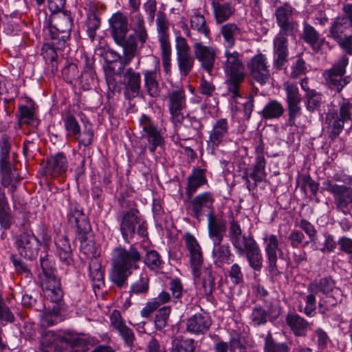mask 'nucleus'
<instances>
[{
	"mask_svg": "<svg viewBox=\"0 0 352 352\" xmlns=\"http://www.w3.org/2000/svg\"><path fill=\"white\" fill-rule=\"evenodd\" d=\"M141 260L142 254L134 245L129 248L116 247L112 252L110 280L119 288L126 286L129 277L139 268Z\"/></svg>",
	"mask_w": 352,
	"mask_h": 352,
	"instance_id": "obj_1",
	"label": "nucleus"
},
{
	"mask_svg": "<svg viewBox=\"0 0 352 352\" xmlns=\"http://www.w3.org/2000/svg\"><path fill=\"white\" fill-rule=\"evenodd\" d=\"M228 237L236 253L240 256H245L254 271L261 272L263 257L259 245L252 235L243 234L241 225L234 218L229 221Z\"/></svg>",
	"mask_w": 352,
	"mask_h": 352,
	"instance_id": "obj_2",
	"label": "nucleus"
},
{
	"mask_svg": "<svg viewBox=\"0 0 352 352\" xmlns=\"http://www.w3.org/2000/svg\"><path fill=\"white\" fill-rule=\"evenodd\" d=\"M109 22L114 41L123 49V56L118 55L120 64L127 66L136 56L139 47L134 36L131 34L127 36L129 30L128 18L118 12L111 16Z\"/></svg>",
	"mask_w": 352,
	"mask_h": 352,
	"instance_id": "obj_3",
	"label": "nucleus"
},
{
	"mask_svg": "<svg viewBox=\"0 0 352 352\" xmlns=\"http://www.w3.org/2000/svg\"><path fill=\"white\" fill-rule=\"evenodd\" d=\"M223 68L227 76L226 84L232 98L241 97L240 88L245 77L243 54L231 49H226Z\"/></svg>",
	"mask_w": 352,
	"mask_h": 352,
	"instance_id": "obj_4",
	"label": "nucleus"
},
{
	"mask_svg": "<svg viewBox=\"0 0 352 352\" xmlns=\"http://www.w3.org/2000/svg\"><path fill=\"white\" fill-rule=\"evenodd\" d=\"M119 230L123 240L129 243L135 233L142 237L147 236V223L135 207L122 210L118 217Z\"/></svg>",
	"mask_w": 352,
	"mask_h": 352,
	"instance_id": "obj_5",
	"label": "nucleus"
},
{
	"mask_svg": "<svg viewBox=\"0 0 352 352\" xmlns=\"http://www.w3.org/2000/svg\"><path fill=\"white\" fill-rule=\"evenodd\" d=\"M226 222L210 221L208 236L213 243L212 254L216 264H230L233 261V254L228 243L223 244L226 233Z\"/></svg>",
	"mask_w": 352,
	"mask_h": 352,
	"instance_id": "obj_6",
	"label": "nucleus"
},
{
	"mask_svg": "<svg viewBox=\"0 0 352 352\" xmlns=\"http://www.w3.org/2000/svg\"><path fill=\"white\" fill-rule=\"evenodd\" d=\"M349 59L346 55L341 56L329 69L323 72L322 76L327 87L337 94H341L343 89L350 82L351 77L346 76V67Z\"/></svg>",
	"mask_w": 352,
	"mask_h": 352,
	"instance_id": "obj_7",
	"label": "nucleus"
},
{
	"mask_svg": "<svg viewBox=\"0 0 352 352\" xmlns=\"http://www.w3.org/2000/svg\"><path fill=\"white\" fill-rule=\"evenodd\" d=\"M214 203L213 193L207 191L201 192L194 198H191L188 207L190 215L198 221L201 220L204 216H207L208 230H209L210 221L212 222L214 220L226 222L224 219L214 214Z\"/></svg>",
	"mask_w": 352,
	"mask_h": 352,
	"instance_id": "obj_8",
	"label": "nucleus"
},
{
	"mask_svg": "<svg viewBox=\"0 0 352 352\" xmlns=\"http://www.w3.org/2000/svg\"><path fill=\"white\" fill-rule=\"evenodd\" d=\"M52 38L53 44L58 47H63L69 39L73 21L70 12L66 10L53 13L50 18Z\"/></svg>",
	"mask_w": 352,
	"mask_h": 352,
	"instance_id": "obj_9",
	"label": "nucleus"
},
{
	"mask_svg": "<svg viewBox=\"0 0 352 352\" xmlns=\"http://www.w3.org/2000/svg\"><path fill=\"white\" fill-rule=\"evenodd\" d=\"M326 121L329 125V137L335 140L342 132L344 123L352 121V102L342 96L338 110L328 113Z\"/></svg>",
	"mask_w": 352,
	"mask_h": 352,
	"instance_id": "obj_10",
	"label": "nucleus"
},
{
	"mask_svg": "<svg viewBox=\"0 0 352 352\" xmlns=\"http://www.w3.org/2000/svg\"><path fill=\"white\" fill-rule=\"evenodd\" d=\"M322 184L323 189L333 195L336 210L344 215L350 214L352 211V188L337 184L329 179Z\"/></svg>",
	"mask_w": 352,
	"mask_h": 352,
	"instance_id": "obj_11",
	"label": "nucleus"
},
{
	"mask_svg": "<svg viewBox=\"0 0 352 352\" xmlns=\"http://www.w3.org/2000/svg\"><path fill=\"white\" fill-rule=\"evenodd\" d=\"M265 252L267 258V268L270 278L274 281L280 275L278 265V258L283 255L278 236L274 234H265L263 236Z\"/></svg>",
	"mask_w": 352,
	"mask_h": 352,
	"instance_id": "obj_12",
	"label": "nucleus"
},
{
	"mask_svg": "<svg viewBox=\"0 0 352 352\" xmlns=\"http://www.w3.org/2000/svg\"><path fill=\"white\" fill-rule=\"evenodd\" d=\"M186 35L193 43V54L195 59L200 63L204 70L211 74L216 61L217 47L212 45H205L200 40L193 37L188 30Z\"/></svg>",
	"mask_w": 352,
	"mask_h": 352,
	"instance_id": "obj_13",
	"label": "nucleus"
},
{
	"mask_svg": "<svg viewBox=\"0 0 352 352\" xmlns=\"http://www.w3.org/2000/svg\"><path fill=\"white\" fill-rule=\"evenodd\" d=\"M140 126L142 129V138H145L148 143V150L155 153L158 146H163L165 141L162 129L148 116L142 114L139 119Z\"/></svg>",
	"mask_w": 352,
	"mask_h": 352,
	"instance_id": "obj_14",
	"label": "nucleus"
},
{
	"mask_svg": "<svg viewBox=\"0 0 352 352\" xmlns=\"http://www.w3.org/2000/svg\"><path fill=\"white\" fill-rule=\"evenodd\" d=\"M119 68L116 75L122 78V84L124 85V96L126 99L131 100L137 97L141 89V74L135 72L132 67L124 68L126 66Z\"/></svg>",
	"mask_w": 352,
	"mask_h": 352,
	"instance_id": "obj_15",
	"label": "nucleus"
},
{
	"mask_svg": "<svg viewBox=\"0 0 352 352\" xmlns=\"http://www.w3.org/2000/svg\"><path fill=\"white\" fill-rule=\"evenodd\" d=\"M177 66L181 76H188L195 65V56L190 53V47L185 38L177 36L175 39Z\"/></svg>",
	"mask_w": 352,
	"mask_h": 352,
	"instance_id": "obj_16",
	"label": "nucleus"
},
{
	"mask_svg": "<svg viewBox=\"0 0 352 352\" xmlns=\"http://www.w3.org/2000/svg\"><path fill=\"white\" fill-rule=\"evenodd\" d=\"M40 242L31 233L24 232L15 238L14 246L19 254L25 259L32 261L36 258L40 250Z\"/></svg>",
	"mask_w": 352,
	"mask_h": 352,
	"instance_id": "obj_17",
	"label": "nucleus"
},
{
	"mask_svg": "<svg viewBox=\"0 0 352 352\" xmlns=\"http://www.w3.org/2000/svg\"><path fill=\"white\" fill-rule=\"evenodd\" d=\"M282 314L279 304L271 302L267 309L260 305L254 307L250 315L251 324L254 327L265 325L269 320L270 322L276 321Z\"/></svg>",
	"mask_w": 352,
	"mask_h": 352,
	"instance_id": "obj_18",
	"label": "nucleus"
},
{
	"mask_svg": "<svg viewBox=\"0 0 352 352\" xmlns=\"http://www.w3.org/2000/svg\"><path fill=\"white\" fill-rule=\"evenodd\" d=\"M191 270L196 287L206 297L211 296L215 289V278L212 267L202 265Z\"/></svg>",
	"mask_w": 352,
	"mask_h": 352,
	"instance_id": "obj_19",
	"label": "nucleus"
},
{
	"mask_svg": "<svg viewBox=\"0 0 352 352\" xmlns=\"http://www.w3.org/2000/svg\"><path fill=\"white\" fill-rule=\"evenodd\" d=\"M70 226L75 229L76 234H88L91 232V226L83 208L76 201H69L67 214Z\"/></svg>",
	"mask_w": 352,
	"mask_h": 352,
	"instance_id": "obj_20",
	"label": "nucleus"
},
{
	"mask_svg": "<svg viewBox=\"0 0 352 352\" xmlns=\"http://www.w3.org/2000/svg\"><path fill=\"white\" fill-rule=\"evenodd\" d=\"M70 226L75 229L76 234H88L91 232V226L83 208L76 201H69L67 214Z\"/></svg>",
	"mask_w": 352,
	"mask_h": 352,
	"instance_id": "obj_21",
	"label": "nucleus"
},
{
	"mask_svg": "<svg viewBox=\"0 0 352 352\" xmlns=\"http://www.w3.org/2000/svg\"><path fill=\"white\" fill-rule=\"evenodd\" d=\"M168 110L172 122L180 124L184 120L183 110L186 108V96L182 88L172 90L168 96Z\"/></svg>",
	"mask_w": 352,
	"mask_h": 352,
	"instance_id": "obj_22",
	"label": "nucleus"
},
{
	"mask_svg": "<svg viewBox=\"0 0 352 352\" xmlns=\"http://www.w3.org/2000/svg\"><path fill=\"white\" fill-rule=\"evenodd\" d=\"M284 89L286 93V103L288 111V123L290 126H294L296 118L301 114L300 102L302 98L296 85L286 82L284 84Z\"/></svg>",
	"mask_w": 352,
	"mask_h": 352,
	"instance_id": "obj_23",
	"label": "nucleus"
},
{
	"mask_svg": "<svg viewBox=\"0 0 352 352\" xmlns=\"http://www.w3.org/2000/svg\"><path fill=\"white\" fill-rule=\"evenodd\" d=\"M289 33L279 32L273 40L274 66L278 70L285 68L289 56Z\"/></svg>",
	"mask_w": 352,
	"mask_h": 352,
	"instance_id": "obj_24",
	"label": "nucleus"
},
{
	"mask_svg": "<svg viewBox=\"0 0 352 352\" xmlns=\"http://www.w3.org/2000/svg\"><path fill=\"white\" fill-rule=\"evenodd\" d=\"M294 10L290 5L285 3L276 10L275 16L277 25L280 28L279 32L289 33L291 36L296 37L298 25V22L292 19Z\"/></svg>",
	"mask_w": 352,
	"mask_h": 352,
	"instance_id": "obj_25",
	"label": "nucleus"
},
{
	"mask_svg": "<svg viewBox=\"0 0 352 352\" xmlns=\"http://www.w3.org/2000/svg\"><path fill=\"white\" fill-rule=\"evenodd\" d=\"M228 133L229 124L228 120L226 118L217 120L209 132L207 150L210 153L214 154L219 146L226 141Z\"/></svg>",
	"mask_w": 352,
	"mask_h": 352,
	"instance_id": "obj_26",
	"label": "nucleus"
},
{
	"mask_svg": "<svg viewBox=\"0 0 352 352\" xmlns=\"http://www.w3.org/2000/svg\"><path fill=\"white\" fill-rule=\"evenodd\" d=\"M250 75L252 79L261 85H264L270 77L267 60L263 54L254 56L247 64Z\"/></svg>",
	"mask_w": 352,
	"mask_h": 352,
	"instance_id": "obj_27",
	"label": "nucleus"
},
{
	"mask_svg": "<svg viewBox=\"0 0 352 352\" xmlns=\"http://www.w3.org/2000/svg\"><path fill=\"white\" fill-rule=\"evenodd\" d=\"M68 160L63 152H58L47 158L43 166V172L46 177L56 178L65 174L68 169Z\"/></svg>",
	"mask_w": 352,
	"mask_h": 352,
	"instance_id": "obj_28",
	"label": "nucleus"
},
{
	"mask_svg": "<svg viewBox=\"0 0 352 352\" xmlns=\"http://www.w3.org/2000/svg\"><path fill=\"white\" fill-rule=\"evenodd\" d=\"M212 320L209 314L201 310L186 319V331L194 335H204L210 329Z\"/></svg>",
	"mask_w": 352,
	"mask_h": 352,
	"instance_id": "obj_29",
	"label": "nucleus"
},
{
	"mask_svg": "<svg viewBox=\"0 0 352 352\" xmlns=\"http://www.w3.org/2000/svg\"><path fill=\"white\" fill-rule=\"evenodd\" d=\"M299 38L307 44L316 53L321 50L324 43V38H320L318 31L307 21H302V32L299 34Z\"/></svg>",
	"mask_w": 352,
	"mask_h": 352,
	"instance_id": "obj_30",
	"label": "nucleus"
},
{
	"mask_svg": "<svg viewBox=\"0 0 352 352\" xmlns=\"http://www.w3.org/2000/svg\"><path fill=\"white\" fill-rule=\"evenodd\" d=\"M110 320L113 327L123 339L125 345L130 349L133 348L134 346L135 334L133 330L126 326L120 312L117 310L113 311L110 316Z\"/></svg>",
	"mask_w": 352,
	"mask_h": 352,
	"instance_id": "obj_31",
	"label": "nucleus"
},
{
	"mask_svg": "<svg viewBox=\"0 0 352 352\" xmlns=\"http://www.w3.org/2000/svg\"><path fill=\"white\" fill-rule=\"evenodd\" d=\"M185 246L189 253L191 269L203 265L204 257L201 245L197 239L190 232L184 236Z\"/></svg>",
	"mask_w": 352,
	"mask_h": 352,
	"instance_id": "obj_32",
	"label": "nucleus"
},
{
	"mask_svg": "<svg viewBox=\"0 0 352 352\" xmlns=\"http://www.w3.org/2000/svg\"><path fill=\"white\" fill-rule=\"evenodd\" d=\"M56 253L60 262L67 267L74 265L73 251L66 235L60 234L55 239Z\"/></svg>",
	"mask_w": 352,
	"mask_h": 352,
	"instance_id": "obj_33",
	"label": "nucleus"
},
{
	"mask_svg": "<svg viewBox=\"0 0 352 352\" xmlns=\"http://www.w3.org/2000/svg\"><path fill=\"white\" fill-rule=\"evenodd\" d=\"M206 169L193 168L191 173L187 177L186 195L190 199L197 190L201 186L208 184L206 178Z\"/></svg>",
	"mask_w": 352,
	"mask_h": 352,
	"instance_id": "obj_34",
	"label": "nucleus"
},
{
	"mask_svg": "<svg viewBox=\"0 0 352 352\" xmlns=\"http://www.w3.org/2000/svg\"><path fill=\"white\" fill-rule=\"evenodd\" d=\"M41 284L44 296L47 299L55 303L61 301L63 298V292L60 280L58 277L43 279L41 280Z\"/></svg>",
	"mask_w": 352,
	"mask_h": 352,
	"instance_id": "obj_35",
	"label": "nucleus"
},
{
	"mask_svg": "<svg viewBox=\"0 0 352 352\" xmlns=\"http://www.w3.org/2000/svg\"><path fill=\"white\" fill-rule=\"evenodd\" d=\"M308 291L317 294L319 292L327 296L331 293L338 292L336 287V281L330 276H326L320 280H315L311 283L307 288Z\"/></svg>",
	"mask_w": 352,
	"mask_h": 352,
	"instance_id": "obj_36",
	"label": "nucleus"
},
{
	"mask_svg": "<svg viewBox=\"0 0 352 352\" xmlns=\"http://www.w3.org/2000/svg\"><path fill=\"white\" fill-rule=\"evenodd\" d=\"M285 322L296 336L304 337L307 335L309 322L297 314H288Z\"/></svg>",
	"mask_w": 352,
	"mask_h": 352,
	"instance_id": "obj_37",
	"label": "nucleus"
},
{
	"mask_svg": "<svg viewBox=\"0 0 352 352\" xmlns=\"http://www.w3.org/2000/svg\"><path fill=\"white\" fill-rule=\"evenodd\" d=\"M67 309V307L65 304L54 305L51 309L43 314L42 316L43 324L52 326L62 321Z\"/></svg>",
	"mask_w": 352,
	"mask_h": 352,
	"instance_id": "obj_38",
	"label": "nucleus"
},
{
	"mask_svg": "<svg viewBox=\"0 0 352 352\" xmlns=\"http://www.w3.org/2000/svg\"><path fill=\"white\" fill-rule=\"evenodd\" d=\"M220 32L223 38L224 45L226 49H232L236 42V38L241 34V30L234 23H228L221 27Z\"/></svg>",
	"mask_w": 352,
	"mask_h": 352,
	"instance_id": "obj_39",
	"label": "nucleus"
},
{
	"mask_svg": "<svg viewBox=\"0 0 352 352\" xmlns=\"http://www.w3.org/2000/svg\"><path fill=\"white\" fill-rule=\"evenodd\" d=\"M150 287V279L146 272H142L139 278L134 280L129 289V296L131 298L133 296H145Z\"/></svg>",
	"mask_w": 352,
	"mask_h": 352,
	"instance_id": "obj_40",
	"label": "nucleus"
},
{
	"mask_svg": "<svg viewBox=\"0 0 352 352\" xmlns=\"http://www.w3.org/2000/svg\"><path fill=\"white\" fill-rule=\"evenodd\" d=\"M63 121L67 133V138H74V137H78L79 135L81 127L74 112L69 109L65 111L63 114Z\"/></svg>",
	"mask_w": 352,
	"mask_h": 352,
	"instance_id": "obj_41",
	"label": "nucleus"
},
{
	"mask_svg": "<svg viewBox=\"0 0 352 352\" xmlns=\"http://www.w3.org/2000/svg\"><path fill=\"white\" fill-rule=\"evenodd\" d=\"M63 341L70 346L69 352H83L87 349L88 341L78 334L69 331H65L62 337Z\"/></svg>",
	"mask_w": 352,
	"mask_h": 352,
	"instance_id": "obj_42",
	"label": "nucleus"
},
{
	"mask_svg": "<svg viewBox=\"0 0 352 352\" xmlns=\"http://www.w3.org/2000/svg\"><path fill=\"white\" fill-rule=\"evenodd\" d=\"M285 112L283 104L276 100H270L265 105L261 115L265 120L278 119Z\"/></svg>",
	"mask_w": 352,
	"mask_h": 352,
	"instance_id": "obj_43",
	"label": "nucleus"
},
{
	"mask_svg": "<svg viewBox=\"0 0 352 352\" xmlns=\"http://www.w3.org/2000/svg\"><path fill=\"white\" fill-rule=\"evenodd\" d=\"M352 28V25L347 20L340 16L336 17L331 23L329 36L333 40L346 36L347 30Z\"/></svg>",
	"mask_w": 352,
	"mask_h": 352,
	"instance_id": "obj_44",
	"label": "nucleus"
},
{
	"mask_svg": "<svg viewBox=\"0 0 352 352\" xmlns=\"http://www.w3.org/2000/svg\"><path fill=\"white\" fill-rule=\"evenodd\" d=\"M134 17L135 21L133 23V32L131 33V35L134 36L135 43H139L140 47H142L146 43L148 35L144 25L143 16L140 14H136Z\"/></svg>",
	"mask_w": 352,
	"mask_h": 352,
	"instance_id": "obj_45",
	"label": "nucleus"
},
{
	"mask_svg": "<svg viewBox=\"0 0 352 352\" xmlns=\"http://www.w3.org/2000/svg\"><path fill=\"white\" fill-rule=\"evenodd\" d=\"M212 6L217 23L227 21L234 13V8L230 3H219L213 0Z\"/></svg>",
	"mask_w": 352,
	"mask_h": 352,
	"instance_id": "obj_46",
	"label": "nucleus"
},
{
	"mask_svg": "<svg viewBox=\"0 0 352 352\" xmlns=\"http://www.w3.org/2000/svg\"><path fill=\"white\" fill-rule=\"evenodd\" d=\"M197 342L192 338L174 337L171 341L170 352H195Z\"/></svg>",
	"mask_w": 352,
	"mask_h": 352,
	"instance_id": "obj_47",
	"label": "nucleus"
},
{
	"mask_svg": "<svg viewBox=\"0 0 352 352\" xmlns=\"http://www.w3.org/2000/svg\"><path fill=\"white\" fill-rule=\"evenodd\" d=\"M157 70H146L144 73V85L148 94L153 98L158 97L160 94L159 82L157 80Z\"/></svg>",
	"mask_w": 352,
	"mask_h": 352,
	"instance_id": "obj_48",
	"label": "nucleus"
},
{
	"mask_svg": "<svg viewBox=\"0 0 352 352\" xmlns=\"http://www.w3.org/2000/svg\"><path fill=\"white\" fill-rule=\"evenodd\" d=\"M204 127L200 119L194 116L188 115L184 124L185 133L183 135L186 139H190L199 135Z\"/></svg>",
	"mask_w": 352,
	"mask_h": 352,
	"instance_id": "obj_49",
	"label": "nucleus"
},
{
	"mask_svg": "<svg viewBox=\"0 0 352 352\" xmlns=\"http://www.w3.org/2000/svg\"><path fill=\"white\" fill-rule=\"evenodd\" d=\"M77 239L80 241V249L87 256H96V246L94 236L88 234H77Z\"/></svg>",
	"mask_w": 352,
	"mask_h": 352,
	"instance_id": "obj_50",
	"label": "nucleus"
},
{
	"mask_svg": "<svg viewBox=\"0 0 352 352\" xmlns=\"http://www.w3.org/2000/svg\"><path fill=\"white\" fill-rule=\"evenodd\" d=\"M157 26L158 32V39L160 45L170 44L169 35L168 33V24L166 14L163 12H159L157 14Z\"/></svg>",
	"mask_w": 352,
	"mask_h": 352,
	"instance_id": "obj_51",
	"label": "nucleus"
},
{
	"mask_svg": "<svg viewBox=\"0 0 352 352\" xmlns=\"http://www.w3.org/2000/svg\"><path fill=\"white\" fill-rule=\"evenodd\" d=\"M40 264L42 269V273L40 274V280L50 279L57 277L55 274L56 267L55 261L52 256L45 254L40 258Z\"/></svg>",
	"mask_w": 352,
	"mask_h": 352,
	"instance_id": "obj_52",
	"label": "nucleus"
},
{
	"mask_svg": "<svg viewBox=\"0 0 352 352\" xmlns=\"http://www.w3.org/2000/svg\"><path fill=\"white\" fill-rule=\"evenodd\" d=\"M16 116L18 118V128L20 129L23 124H32L35 119L34 108L32 105L21 104L19 106V111Z\"/></svg>",
	"mask_w": 352,
	"mask_h": 352,
	"instance_id": "obj_53",
	"label": "nucleus"
},
{
	"mask_svg": "<svg viewBox=\"0 0 352 352\" xmlns=\"http://www.w3.org/2000/svg\"><path fill=\"white\" fill-rule=\"evenodd\" d=\"M266 161H256L253 167L252 172L250 173L249 177L252 178L255 183V186L258 183L263 182L266 177L267 173L265 171ZM245 178L246 184L249 188L250 182L248 179V176H243Z\"/></svg>",
	"mask_w": 352,
	"mask_h": 352,
	"instance_id": "obj_54",
	"label": "nucleus"
},
{
	"mask_svg": "<svg viewBox=\"0 0 352 352\" xmlns=\"http://www.w3.org/2000/svg\"><path fill=\"white\" fill-rule=\"evenodd\" d=\"M306 107L310 112L320 110L323 104L322 94L316 91L315 89L308 91L305 94Z\"/></svg>",
	"mask_w": 352,
	"mask_h": 352,
	"instance_id": "obj_55",
	"label": "nucleus"
},
{
	"mask_svg": "<svg viewBox=\"0 0 352 352\" xmlns=\"http://www.w3.org/2000/svg\"><path fill=\"white\" fill-rule=\"evenodd\" d=\"M190 27L198 33L204 34L206 37H209L210 29L206 25L205 17L200 14H195L190 19Z\"/></svg>",
	"mask_w": 352,
	"mask_h": 352,
	"instance_id": "obj_56",
	"label": "nucleus"
},
{
	"mask_svg": "<svg viewBox=\"0 0 352 352\" xmlns=\"http://www.w3.org/2000/svg\"><path fill=\"white\" fill-rule=\"evenodd\" d=\"M228 349L230 352H247L246 346L241 340V334L236 330L230 331Z\"/></svg>",
	"mask_w": 352,
	"mask_h": 352,
	"instance_id": "obj_57",
	"label": "nucleus"
},
{
	"mask_svg": "<svg viewBox=\"0 0 352 352\" xmlns=\"http://www.w3.org/2000/svg\"><path fill=\"white\" fill-rule=\"evenodd\" d=\"M10 261L12 263L17 274L24 276L27 278H31L32 274L26 263L16 254L10 255Z\"/></svg>",
	"mask_w": 352,
	"mask_h": 352,
	"instance_id": "obj_58",
	"label": "nucleus"
},
{
	"mask_svg": "<svg viewBox=\"0 0 352 352\" xmlns=\"http://www.w3.org/2000/svg\"><path fill=\"white\" fill-rule=\"evenodd\" d=\"M162 61L164 71L166 75L170 76L171 74V45H160Z\"/></svg>",
	"mask_w": 352,
	"mask_h": 352,
	"instance_id": "obj_59",
	"label": "nucleus"
},
{
	"mask_svg": "<svg viewBox=\"0 0 352 352\" xmlns=\"http://www.w3.org/2000/svg\"><path fill=\"white\" fill-rule=\"evenodd\" d=\"M144 263L151 270H156L162 267L163 261L156 250H151L146 252Z\"/></svg>",
	"mask_w": 352,
	"mask_h": 352,
	"instance_id": "obj_60",
	"label": "nucleus"
},
{
	"mask_svg": "<svg viewBox=\"0 0 352 352\" xmlns=\"http://www.w3.org/2000/svg\"><path fill=\"white\" fill-rule=\"evenodd\" d=\"M171 309L169 306L160 309L155 317V327L157 330L163 329L167 324Z\"/></svg>",
	"mask_w": 352,
	"mask_h": 352,
	"instance_id": "obj_61",
	"label": "nucleus"
},
{
	"mask_svg": "<svg viewBox=\"0 0 352 352\" xmlns=\"http://www.w3.org/2000/svg\"><path fill=\"white\" fill-rule=\"evenodd\" d=\"M337 292H335L332 296L329 294L326 296L325 298H320L318 307L322 309V313L336 307L342 300L340 296H337Z\"/></svg>",
	"mask_w": 352,
	"mask_h": 352,
	"instance_id": "obj_62",
	"label": "nucleus"
},
{
	"mask_svg": "<svg viewBox=\"0 0 352 352\" xmlns=\"http://www.w3.org/2000/svg\"><path fill=\"white\" fill-rule=\"evenodd\" d=\"M100 19L95 13L88 14L87 20V32L91 41L94 40L96 31L100 28Z\"/></svg>",
	"mask_w": 352,
	"mask_h": 352,
	"instance_id": "obj_63",
	"label": "nucleus"
},
{
	"mask_svg": "<svg viewBox=\"0 0 352 352\" xmlns=\"http://www.w3.org/2000/svg\"><path fill=\"white\" fill-rule=\"evenodd\" d=\"M15 320L14 314L6 305L2 294L0 293V321L6 323H12Z\"/></svg>",
	"mask_w": 352,
	"mask_h": 352,
	"instance_id": "obj_64",
	"label": "nucleus"
}]
</instances>
